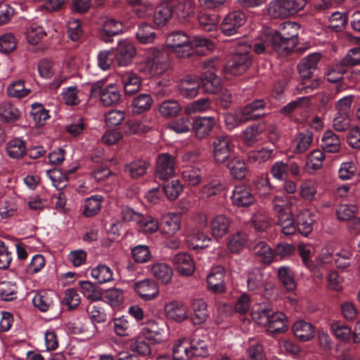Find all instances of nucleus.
Returning a JSON list of instances; mask_svg holds the SVG:
<instances>
[{"instance_id": "nucleus-16", "label": "nucleus", "mask_w": 360, "mask_h": 360, "mask_svg": "<svg viewBox=\"0 0 360 360\" xmlns=\"http://www.w3.org/2000/svg\"><path fill=\"white\" fill-rule=\"evenodd\" d=\"M164 312L169 319L176 322H182L188 317L187 307L184 303L176 300L165 304Z\"/></svg>"}, {"instance_id": "nucleus-33", "label": "nucleus", "mask_w": 360, "mask_h": 360, "mask_svg": "<svg viewBox=\"0 0 360 360\" xmlns=\"http://www.w3.org/2000/svg\"><path fill=\"white\" fill-rule=\"evenodd\" d=\"M181 111V107L176 100L168 99L158 105V112L165 118L177 116Z\"/></svg>"}, {"instance_id": "nucleus-30", "label": "nucleus", "mask_w": 360, "mask_h": 360, "mask_svg": "<svg viewBox=\"0 0 360 360\" xmlns=\"http://www.w3.org/2000/svg\"><path fill=\"white\" fill-rule=\"evenodd\" d=\"M292 330L295 337L302 342L310 340L315 335L313 326L303 320L297 321L293 325Z\"/></svg>"}, {"instance_id": "nucleus-40", "label": "nucleus", "mask_w": 360, "mask_h": 360, "mask_svg": "<svg viewBox=\"0 0 360 360\" xmlns=\"http://www.w3.org/2000/svg\"><path fill=\"white\" fill-rule=\"evenodd\" d=\"M136 36L138 41L143 44L153 43L157 37L154 27L147 23L139 26Z\"/></svg>"}, {"instance_id": "nucleus-53", "label": "nucleus", "mask_w": 360, "mask_h": 360, "mask_svg": "<svg viewBox=\"0 0 360 360\" xmlns=\"http://www.w3.org/2000/svg\"><path fill=\"white\" fill-rule=\"evenodd\" d=\"M278 277L287 290L292 291L295 289L296 283L294 280V275L289 267H279L278 269Z\"/></svg>"}, {"instance_id": "nucleus-29", "label": "nucleus", "mask_w": 360, "mask_h": 360, "mask_svg": "<svg viewBox=\"0 0 360 360\" xmlns=\"http://www.w3.org/2000/svg\"><path fill=\"white\" fill-rule=\"evenodd\" d=\"M122 30L123 25L122 22L109 18L103 23L101 30V37L103 41L108 42L110 41V38L111 37L120 34Z\"/></svg>"}, {"instance_id": "nucleus-27", "label": "nucleus", "mask_w": 360, "mask_h": 360, "mask_svg": "<svg viewBox=\"0 0 360 360\" xmlns=\"http://www.w3.org/2000/svg\"><path fill=\"white\" fill-rule=\"evenodd\" d=\"M120 88L115 84L107 85L101 92V101L105 106L117 104L121 100Z\"/></svg>"}, {"instance_id": "nucleus-23", "label": "nucleus", "mask_w": 360, "mask_h": 360, "mask_svg": "<svg viewBox=\"0 0 360 360\" xmlns=\"http://www.w3.org/2000/svg\"><path fill=\"white\" fill-rule=\"evenodd\" d=\"M232 203L237 207H246L253 203L255 198L244 186H236L231 196Z\"/></svg>"}, {"instance_id": "nucleus-25", "label": "nucleus", "mask_w": 360, "mask_h": 360, "mask_svg": "<svg viewBox=\"0 0 360 360\" xmlns=\"http://www.w3.org/2000/svg\"><path fill=\"white\" fill-rule=\"evenodd\" d=\"M248 242V236L245 232L237 231L226 239V248L232 254L238 255L245 248Z\"/></svg>"}, {"instance_id": "nucleus-7", "label": "nucleus", "mask_w": 360, "mask_h": 360, "mask_svg": "<svg viewBox=\"0 0 360 360\" xmlns=\"http://www.w3.org/2000/svg\"><path fill=\"white\" fill-rule=\"evenodd\" d=\"M216 59L210 58L202 63L203 70L200 75L201 86L207 94H216L221 89V81L213 71L216 68Z\"/></svg>"}, {"instance_id": "nucleus-24", "label": "nucleus", "mask_w": 360, "mask_h": 360, "mask_svg": "<svg viewBox=\"0 0 360 360\" xmlns=\"http://www.w3.org/2000/svg\"><path fill=\"white\" fill-rule=\"evenodd\" d=\"M120 78L126 94L132 95L140 90L141 81L135 73L124 72L120 73Z\"/></svg>"}, {"instance_id": "nucleus-26", "label": "nucleus", "mask_w": 360, "mask_h": 360, "mask_svg": "<svg viewBox=\"0 0 360 360\" xmlns=\"http://www.w3.org/2000/svg\"><path fill=\"white\" fill-rule=\"evenodd\" d=\"M200 83L196 77H186L179 84L180 94L188 98H193L198 95Z\"/></svg>"}, {"instance_id": "nucleus-21", "label": "nucleus", "mask_w": 360, "mask_h": 360, "mask_svg": "<svg viewBox=\"0 0 360 360\" xmlns=\"http://www.w3.org/2000/svg\"><path fill=\"white\" fill-rule=\"evenodd\" d=\"M162 231L169 235L174 236L181 228V217L179 214L168 212L162 215Z\"/></svg>"}, {"instance_id": "nucleus-20", "label": "nucleus", "mask_w": 360, "mask_h": 360, "mask_svg": "<svg viewBox=\"0 0 360 360\" xmlns=\"http://www.w3.org/2000/svg\"><path fill=\"white\" fill-rule=\"evenodd\" d=\"M172 354L175 360H190L195 356L189 340L186 338L174 343Z\"/></svg>"}, {"instance_id": "nucleus-58", "label": "nucleus", "mask_w": 360, "mask_h": 360, "mask_svg": "<svg viewBox=\"0 0 360 360\" xmlns=\"http://www.w3.org/2000/svg\"><path fill=\"white\" fill-rule=\"evenodd\" d=\"M182 179L188 185L195 186L202 181L200 169L198 167H186L182 171Z\"/></svg>"}, {"instance_id": "nucleus-19", "label": "nucleus", "mask_w": 360, "mask_h": 360, "mask_svg": "<svg viewBox=\"0 0 360 360\" xmlns=\"http://www.w3.org/2000/svg\"><path fill=\"white\" fill-rule=\"evenodd\" d=\"M177 271L184 276H191L195 271V264L193 259L186 252H179L174 255L172 259Z\"/></svg>"}, {"instance_id": "nucleus-11", "label": "nucleus", "mask_w": 360, "mask_h": 360, "mask_svg": "<svg viewBox=\"0 0 360 360\" xmlns=\"http://www.w3.org/2000/svg\"><path fill=\"white\" fill-rule=\"evenodd\" d=\"M176 159L169 153L159 154L156 159V175L167 180L175 174Z\"/></svg>"}, {"instance_id": "nucleus-36", "label": "nucleus", "mask_w": 360, "mask_h": 360, "mask_svg": "<svg viewBox=\"0 0 360 360\" xmlns=\"http://www.w3.org/2000/svg\"><path fill=\"white\" fill-rule=\"evenodd\" d=\"M189 342L195 356H206L208 354V338L206 335H195Z\"/></svg>"}, {"instance_id": "nucleus-15", "label": "nucleus", "mask_w": 360, "mask_h": 360, "mask_svg": "<svg viewBox=\"0 0 360 360\" xmlns=\"http://www.w3.org/2000/svg\"><path fill=\"white\" fill-rule=\"evenodd\" d=\"M231 224V219L226 215L218 214L214 216L210 223L212 236L217 240L221 239L229 233Z\"/></svg>"}, {"instance_id": "nucleus-63", "label": "nucleus", "mask_w": 360, "mask_h": 360, "mask_svg": "<svg viewBox=\"0 0 360 360\" xmlns=\"http://www.w3.org/2000/svg\"><path fill=\"white\" fill-rule=\"evenodd\" d=\"M193 123L188 116H184L173 120L168 128L176 134H184L192 129Z\"/></svg>"}, {"instance_id": "nucleus-54", "label": "nucleus", "mask_w": 360, "mask_h": 360, "mask_svg": "<svg viewBox=\"0 0 360 360\" xmlns=\"http://www.w3.org/2000/svg\"><path fill=\"white\" fill-rule=\"evenodd\" d=\"M330 329L335 337L343 342L347 341L351 337V328L340 321H334L330 324Z\"/></svg>"}, {"instance_id": "nucleus-51", "label": "nucleus", "mask_w": 360, "mask_h": 360, "mask_svg": "<svg viewBox=\"0 0 360 360\" xmlns=\"http://www.w3.org/2000/svg\"><path fill=\"white\" fill-rule=\"evenodd\" d=\"M228 168L231 175L236 179L241 180L247 174L245 163L239 158L232 159L228 164Z\"/></svg>"}, {"instance_id": "nucleus-62", "label": "nucleus", "mask_w": 360, "mask_h": 360, "mask_svg": "<svg viewBox=\"0 0 360 360\" xmlns=\"http://www.w3.org/2000/svg\"><path fill=\"white\" fill-rule=\"evenodd\" d=\"M46 175L51 180L52 185L58 190H61L67 186L68 176L60 169H54L46 171Z\"/></svg>"}, {"instance_id": "nucleus-9", "label": "nucleus", "mask_w": 360, "mask_h": 360, "mask_svg": "<svg viewBox=\"0 0 360 360\" xmlns=\"http://www.w3.org/2000/svg\"><path fill=\"white\" fill-rule=\"evenodd\" d=\"M114 50L116 51L115 58L120 67L130 65L136 53V49L133 42L127 39L120 40L117 48Z\"/></svg>"}, {"instance_id": "nucleus-12", "label": "nucleus", "mask_w": 360, "mask_h": 360, "mask_svg": "<svg viewBox=\"0 0 360 360\" xmlns=\"http://www.w3.org/2000/svg\"><path fill=\"white\" fill-rule=\"evenodd\" d=\"M165 328L166 324L165 322L149 320L146 326L142 328L141 334L148 340L158 343L165 338Z\"/></svg>"}, {"instance_id": "nucleus-35", "label": "nucleus", "mask_w": 360, "mask_h": 360, "mask_svg": "<svg viewBox=\"0 0 360 360\" xmlns=\"http://www.w3.org/2000/svg\"><path fill=\"white\" fill-rule=\"evenodd\" d=\"M153 103V98L149 94H141L132 101V112L135 114L145 112L150 109Z\"/></svg>"}, {"instance_id": "nucleus-57", "label": "nucleus", "mask_w": 360, "mask_h": 360, "mask_svg": "<svg viewBox=\"0 0 360 360\" xmlns=\"http://www.w3.org/2000/svg\"><path fill=\"white\" fill-rule=\"evenodd\" d=\"M310 96L300 97L285 105L283 108H282L281 112L282 114L288 115L297 110L307 108L310 105Z\"/></svg>"}, {"instance_id": "nucleus-64", "label": "nucleus", "mask_w": 360, "mask_h": 360, "mask_svg": "<svg viewBox=\"0 0 360 360\" xmlns=\"http://www.w3.org/2000/svg\"><path fill=\"white\" fill-rule=\"evenodd\" d=\"M138 226L145 233H155L160 228L158 221L150 215H142Z\"/></svg>"}, {"instance_id": "nucleus-47", "label": "nucleus", "mask_w": 360, "mask_h": 360, "mask_svg": "<svg viewBox=\"0 0 360 360\" xmlns=\"http://www.w3.org/2000/svg\"><path fill=\"white\" fill-rule=\"evenodd\" d=\"M102 200V196L98 195L86 198L84 202L83 214L90 217L98 214L101 210Z\"/></svg>"}, {"instance_id": "nucleus-4", "label": "nucleus", "mask_w": 360, "mask_h": 360, "mask_svg": "<svg viewBox=\"0 0 360 360\" xmlns=\"http://www.w3.org/2000/svg\"><path fill=\"white\" fill-rule=\"evenodd\" d=\"M306 0H273L268 7L271 18H285L297 14L306 6Z\"/></svg>"}, {"instance_id": "nucleus-55", "label": "nucleus", "mask_w": 360, "mask_h": 360, "mask_svg": "<svg viewBox=\"0 0 360 360\" xmlns=\"http://www.w3.org/2000/svg\"><path fill=\"white\" fill-rule=\"evenodd\" d=\"M194 7L191 0H178L174 5L173 13L179 18H186L193 14Z\"/></svg>"}, {"instance_id": "nucleus-18", "label": "nucleus", "mask_w": 360, "mask_h": 360, "mask_svg": "<svg viewBox=\"0 0 360 360\" xmlns=\"http://www.w3.org/2000/svg\"><path fill=\"white\" fill-rule=\"evenodd\" d=\"M150 274L162 284H168L173 276L172 269L166 263L155 262L148 266Z\"/></svg>"}, {"instance_id": "nucleus-43", "label": "nucleus", "mask_w": 360, "mask_h": 360, "mask_svg": "<svg viewBox=\"0 0 360 360\" xmlns=\"http://www.w3.org/2000/svg\"><path fill=\"white\" fill-rule=\"evenodd\" d=\"M313 219L309 211H302L296 219L297 229L304 236H307L312 231Z\"/></svg>"}, {"instance_id": "nucleus-13", "label": "nucleus", "mask_w": 360, "mask_h": 360, "mask_svg": "<svg viewBox=\"0 0 360 360\" xmlns=\"http://www.w3.org/2000/svg\"><path fill=\"white\" fill-rule=\"evenodd\" d=\"M134 289L139 297L144 301L153 300L159 295L158 284L151 278L136 282Z\"/></svg>"}, {"instance_id": "nucleus-28", "label": "nucleus", "mask_w": 360, "mask_h": 360, "mask_svg": "<svg viewBox=\"0 0 360 360\" xmlns=\"http://www.w3.org/2000/svg\"><path fill=\"white\" fill-rule=\"evenodd\" d=\"M193 316L191 320L195 325H200L205 323L208 317L207 305L202 299H194L191 302Z\"/></svg>"}, {"instance_id": "nucleus-42", "label": "nucleus", "mask_w": 360, "mask_h": 360, "mask_svg": "<svg viewBox=\"0 0 360 360\" xmlns=\"http://www.w3.org/2000/svg\"><path fill=\"white\" fill-rule=\"evenodd\" d=\"M171 6L166 2L160 4L154 12V22L159 27L165 25L172 15Z\"/></svg>"}, {"instance_id": "nucleus-5", "label": "nucleus", "mask_w": 360, "mask_h": 360, "mask_svg": "<svg viewBox=\"0 0 360 360\" xmlns=\"http://www.w3.org/2000/svg\"><path fill=\"white\" fill-rule=\"evenodd\" d=\"M250 50V46L247 43L238 44L231 60L226 66V71L233 75L245 72L251 64Z\"/></svg>"}, {"instance_id": "nucleus-46", "label": "nucleus", "mask_w": 360, "mask_h": 360, "mask_svg": "<svg viewBox=\"0 0 360 360\" xmlns=\"http://www.w3.org/2000/svg\"><path fill=\"white\" fill-rule=\"evenodd\" d=\"M30 114L36 127L44 125L46 120L49 118V111L38 103L32 105Z\"/></svg>"}, {"instance_id": "nucleus-22", "label": "nucleus", "mask_w": 360, "mask_h": 360, "mask_svg": "<svg viewBox=\"0 0 360 360\" xmlns=\"http://www.w3.org/2000/svg\"><path fill=\"white\" fill-rule=\"evenodd\" d=\"M56 294L52 290L37 292L32 298L33 304L41 311H47L53 306Z\"/></svg>"}, {"instance_id": "nucleus-44", "label": "nucleus", "mask_w": 360, "mask_h": 360, "mask_svg": "<svg viewBox=\"0 0 360 360\" xmlns=\"http://www.w3.org/2000/svg\"><path fill=\"white\" fill-rule=\"evenodd\" d=\"M81 293L89 300L96 302L102 297L101 290L90 281H80Z\"/></svg>"}, {"instance_id": "nucleus-6", "label": "nucleus", "mask_w": 360, "mask_h": 360, "mask_svg": "<svg viewBox=\"0 0 360 360\" xmlns=\"http://www.w3.org/2000/svg\"><path fill=\"white\" fill-rule=\"evenodd\" d=\"M191 39L182 31H176L166 38V45L179 58H187L192 54Z\"/></svg>"}, {"instance_id": "nucleus-34", "label": "nucleus", "mask_w": 360, "mask_h": 360, "mask_svg": "<svg viewBox=\"0 0 360 360\" xmlns=\"http://www.w3.org/2000/svg\"><path fill=\"white\" fill-rule=\"evenodd\" d=\"M322 148L328 153H338L340 150L341 141L338 135L333 131H326L322 136Z\"/></svg>"}, {"instance_id": "nucleus-48", "label": "nucleus", "mask_w": 360, "mask_h": 360, "mask_svg": "<svg viewBox=\"0 0 360 360\" xmlns=\"http://www.w3.org/2000/svg\"><path fill=\"white\" fill-rule=\"evenodd\" d=\"M198 22L200 27L205 31L216 30L219 25V16L215 14L201 12L198 15Z\"/></svg>"}, {"instance_id": "nucleus-17", "label": "nucleus", "mask_w": 360, "mask_h": 360, "mask_svg": "<svg viewBox=\"0 0 360 360\" xmlns=\"http://www.w3.org/2000/svg\"><path fill=\"white\" fill-rule=\"evenodd\" d=\"M321 58L319 53H312L303 58L297 65V69L302 78H310Z\"/></svg>"}, {"instance_id": "nucleus-52", "label": "nucleus", "mask_w": 360, "mask_h": 360, "mask_svg": "<svg viewBox=\"0 0 360 360\" xmlns=\"http://www.w3.org/2000/svg\"><path fill=\"white\" fill-rule=\"evenodd\" d=\"M192 53L193 51L198 53L205 54L214 49V44L210 39L200 36L195 37L191 40Z\"/></svg>"}, {"instance_id": "nucleus-39", "label": "nucleus", "mask_w": 360, "mask_h": 360, "mask_svg": "<svg viewBox=\"0 0 360 360\" xmlns=\"http://www.w3.org/2000/svg\"><path fill=\"white\" fill-rule=\"evenodd\" d=\"M188 246L193 249H203L209 246L212 238L205 233L196 232L188 236L186 238Z\"/></svg>"}, {"instance_id": "nucleus-59", "label": "nucleus", "mask_w": 360, "mask_h": 360, "mask_svg": "<svg viewBox=\"0 0 360 360\" xmlns=\"http://www.w3.org/2000/svg\"><path fill=\"white\" fill-rule=\"evenodd\" d=\"M292 198L283 195L282 196H276L272 200L273 210L278 215L291 212L290 207L292 205Z\"/></svg>"}, {"instance_id": "nucleus-56", "label": "nucleus", "mask_w": 360, "mask_h": 360, "mask_svg": "<svg viewBox=\"0 0 360 360\" xmlns=\"http://www.w3.org/2000/svg\"><path fill=\"white\" fill-rule=\"evenodd\" d=\"M26 146L24 141L18 138L11 140L6 146L8 155L12 158H20L25 153Z\"/></svg>"}, {"instance_id": "nucleus-2", "label": "nucleus", "mask_w": 360, "mask_h": 360, "mask_svg": "<svg viewBox=\"0 0 360 360\" xmlns=\"http://www.w3.org/2000/svg\"><path fill=\"white\" fill-rule=\"evenodd\" d=\"M299 24L294 22H284L278 31L271 30L274 50L278 53H288L294 49L298 44Z\"/></svg>"}, {"instance_id": "nucleus-14", "label": "nucleus", "mask_w": 360, "mask_h": 360, "mask_svg": "<svg viewBox=\"0 0 360 360\" xmlns=\"http://www.w3.org/2000/svg\"><path fill=\"white\" fill-rule=\"evenodd\" d=\"M216 122V119L212 116H204L196 118L193 122L192 126L195 138L198 140H202L209 136Z\"/></svg>"}, {"instance_id": "nucleus-49", "label": "nucleus", "mask_w": 360, "mask_h": 360, "mask_svg": "<svg viewBox=\"0 0 360 360\" xmlns=\"http://www.w3.org/2000/svg\"><path fill=\"white\" fill-rule=\"evenodd\" d=\"M18 206L11 199H3L0 202V219L4 221L16 216Z\"/></svg>"}, {"instance_id": "nucleus-10", "label": "nucleus", "mask_w": 360, "mask_h": 360, "mask_svg": "<svg viewBox=\"0 0 360 360\" xmlns=\"http://www.w3.org/2000/svg\"><path fill=\"white\" fill-rule=\"evenodd\" d=\"M232 150L231 139L229 136H217L212 141V153L216 162H225Z\"/></svg>"}, {"instance_id": "nucleus-1", "label": "nucleus", "mask_w": 360, "mask_h": 360, "mask_svg": "<svg viewBox=\"0 0 360 360\" xmlns=\"http://www.w3.org/2000/svg\"><path fill=\"white\" fill-rule=\"evenodd\" d=\"M253 321L269 334L283 333L288 329V318L283 312L274 311L265 304H256L251 310Z\"/></svg>"}, {"instance_id": "nucleus-41", "label": "nucleus", "mask_w": 360, "mask_h": 360, "mask_svg": "<svg viewBox=\"0 0 360 360\" xmlns=\"http://www.w3.org/2000/svg\"><path fill=\"white\" fill-rule=\"evenodd\" d=\"M91 276L98 283H105L113 280L112 269L105 264H98L91 270Z\"/></svg>"}, {"instance_id": "nucleus-38", "label": "nucleus", "mask_w": 360, "mask_h": 360, "mask_svg": "<svg viewBox=\"0 0 360 360\" xmlns=\"http://www.w3.org/2000/svg\"><path fill=\"white\" fill-rule=\"evenodd\" d=\"M224 122L228 129H233L249 120L244 113L243 108L224 114Z\"/></svg>"}, {"instance_id": "nucleus-32", "label": "nucleus", "mask_w": 360, "mask_h": 360, "mask_svg": "<svg viewBox=\"0 0 360 360\" xmlns=\"http://www.w3.org/2000/svg\"><path fill=\"white\" fill-rule=\"evenodd\" d=\"M273 35L271 30H265L255 41L253 49L256 53L262 54L269 49H274Z\"/></svg>"}, {"instance_id": "nucleus-60", "label": "nucleus", "mask_w": 360, "mask_h": 360, "mask_svg": "<svg viewBox=\"0 0 360 360\" xmlns=\"http://www.w3.org/2000/svg\"><path fill=\"white\" fill-rule=\"evenodd\" d=\"M278 224L281 231L286 236H290L295 232L296 227L291 212L282 214L278 217Z\"/></svg>"}, {"instance_id": "nucleus-3", "label": "nucleus", "mask_w": 360, "mask_h": 360, "mask_svg": "<svg viewBox=\"0 0 360 360\" xmlns=\"http://www.w3.org/2000/svg\"><path fill=\"white\" fill-rule=\"evenodd\" d=\"M169 68L167 56L155 49H150L146 59L137 65L140 72L150 77L162 75Z\"/></svg>"}, {"instance_id": "nucleus-31", "label": "nucleus", "mask_w": 360, "mask_h": 360, "mask_svg": "<svg viewBox=\"0 0 360 360\" xmlns=\"http://www.w3.org/2000/svg\"><path fill=\"white\" fill-rule=\"evenodd\" d=\"M20 117V112L11 103L2 101L0 103V121L2 122H13Z\"/></svg>"}, {"instance_id": "nucleus-45", "label": "nucleus", "mask_w": 360, "mask_h": 360, "mask_svg": "<svg viewBox=\"0 0 360 360\" xmlns=\"http://www.w3.org/2000/svg\"><path fill=\"white\" fill-rule=\"evenodd\" d=\"M146 338L139 334L129 340V347L133 352H136L140 355L146 356L150 354V347L146 342Z\"/></svg>"}, {"instance_id": "nucleus-37", "label": "nucleus", "mask_w": 360, "mask_h": 360, "mask_svg": "<svg viewBox=\"0 0 360 360\" xmlns=\"http://www.w3.org/2000/svg\"><path fill=\"white\" fill-rule=\"evenodd\" d=\"M149 167L147 161L136 160L124 166V172L131 178L136 179L143 176Z\"/></svg>"}, {"instance_id": "nucleus-8", "label": "nucleus", "mask_w": 360, "mask_h": 360, "mask_svg": "<svg viewBox=\"0 0 360 360\" xmlns=\"http://www.w3.org/2000/svg\"><path fill=\"white\" fill-rule=\"evenodd\" d=\"M246 22L245 14L240 11H233L227 13L220 25L222 33L226 36H232L238 33L239 29Z\"/></svg>"}, {"instance_id": "nucleus-50", "label": "nucleus", "mask_w": 360, "mask_h": 360, "mask_svg": "<svg viewBox=\"0 0 360 360\" xmlns=\"http://www.w3.org/2000/svg\"><path fill=\"white\" fill-rule=\"evenodd\" d=\"M211 108V100L207 98H204L188 104L185 108V111L188 115L203 113L210 110Z\"/></svg>"}, {"instance_id": "nucleus-61", "label": "nucleus", "mask_w": 360, "mask_h": 360, "mask_svg": "<svg viewBox=\"0 0 360 360\" xmlns=\"http://www.w3.org/2000/svg\"><path fill=\"white\" fill-rule=\"evenodd\" d=\"M325 155L321 150L312 151L307 158L306 167L309 172L320 169L323 167Z\"/></svg>"}]
</instances>
